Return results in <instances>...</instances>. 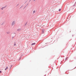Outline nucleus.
Returning <instances> with one entry per match:
<instances>
[{"label": "nucleus", "instance_id": "nucleus-1", "mask_svg": "<svg viewBox=\"0 0 76 76\" xmlns=\"http://www.w3.org/2000/svg\"><path fill=\"white\" fill-rule=\"evenodd\" d=\"M15 25V22H13L12 24V26H13V25Z\"/></svg>", "mask_w": 76, "mask_h": 76}, {"label": "nucleus", "instance_id": "nucleus-2", "mask_svg": "<svg viewBox=\"0 0 76 76\" xmlns=\"http://www.w3.org/2000/svg\"><path fill=\"white\" fill-rule=\"evenodd\" d=\"M35 43H33L31 44V45H35Z\"/></svg>", "mask_w": 76, "mask_h": 76}, {"label": "nucleus", "instance_id": "nucleus-3", "mask_svg": "<svg viewBox=\"0 0 76 76\" xmlns=\"http://www.w3.org/2000/svg\"><path fill=\"white\" fill-rule=\"evenodd\" d=\"M7 69H8V67L7 66L6 68L5 69V70H6Z\"/></svg>", "mask_w": 76, "mask_h": 76}, {"label": "nucleus", "instance_id": "nucleus-4", "mask_svg": "<svg viewBox=\"0 0 76 76\" xmlns=\"http://www.w3.org/2000/svg\"><path fill=\"white\" fill-rule=\"evenodd\" d=\"M44 30H43V31H42V33H44Z\"/></svg>", "mask_w": 76, "mask_h": 76}, {"label": "nucleus", "instance_id": "nucleus-5", "mask_svg": "<svg viewBox=\"0 0 76 76\" xmlns=\"http://www.w3.org/2000/svg\"><path fill=\"white\" fill-rule=\"evenodd\" d=\"M7 34H9L10 33V32H7Z\"/></svg>", "mask_w": 76, "mask_h": 76}, {"label": "nucleus", "instance_id": "nucleus-6", "mask_svg": "<svg viewBox=\"0 0 76 76\" xmlns=\"http://www.w3.org/2000/svg\"><path fill=\"white\" fill-rule=\"evenodd\" d=\"M18 31H20V29H18Z\"/></svg>", "mask_w": 76, "mask_h": 76}, {"label": "nucleus", "instance_id": "nucleus-7", "mask_svg": "<svg viewBox=\"0 0 76 76\" xmlns=\"http://www.w3.org/2000/svg\"><path fill=\"white\" fill-rule=\"evenodd\" d=\"M3 8H4V7H3L2 8H1V10H3Z\"/></svg>", "mask_w": 76, "mask_h": 76}, {"label": "nucleus", "instance_id": "nucleus-8", "mask_svg": "<svg viewBox=\"0 0 76 76\" xmlns=\"http://www.w3.org/2000/svg\"><path fill=\"white\" fill-rule=\"evenodd\" d=\"M61 11V9H60L59 10V12H60Z\"/></svg>", "mask_w": 76, "mask_h": 76}, {"label": "nucleus", "instance_id": "nucleus-9", "mask_svg": "<svg viewBox=\"0 0 76 76\" xmlns=\"http://www.w3.org/2000/svg\"><path fill=\"white\" fill-rule=\"evenodd\" d=\"M35 11H33V13H35Z\"/></svg>", "mask_w": 76, "mask_h": 76}, {"label": "nucleus", "instance_id": "nucleus-10", "mask_svg": "<svg viewBox=\"0 0 76 76\" xmlns=\"http://www.w3.org/2000/svg\"><path fill=\"white\" fill-rule=\"evenodd\" d=\"M1 71H0V73H1Z\"/></svg>", "mask_w": 76, "mask_h": 76}, {"label": "nucleus", "instance_id": "nucleus-11", "mask_svg": "<svg viewBox=\"0 0 76 76\" xmlns=\"http://www.w3.org/2000/svg\"><path fill=\"white\" fill-rule=\"evenodd\" d=\"M35 1V0H33V1Z\"/></svg>", "mask_w": 76, "mask_h": 76}, {"label": "nucleus", "instance_id": "nucleus-12", "mask_svg": "<svg viewBox=\"0 0 76 76\" xmlns=\"http://www.w3.org/2000/svg\"><path fill=\"white\" fill-rule=\"evenodd\" d=\"M14 45H16V44H14Z\"/></svg>", "mask_w": 76, "mask_h": 76}]
</instances>
